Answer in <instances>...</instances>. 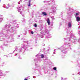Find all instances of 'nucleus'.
<instances>
[{"label": "nucleus", "instance_id": "nucleus-1", "mask_svg": "<svg viewBox=\"0 0 80 80\" xmlns=\"http://www.w3.org/2000/svg\"><path fill=\"white\" fill-rule=\"evenodd\" d=\"M47 22L48 25H50V19H49V18H48V20L47 21Z\"/></svg>", "mask_w": 80, "mask_h": 80}, {"label": "nucleus", "instance_id": "nucleus-4", "mask_svg": "<svg viewBox=\"0 0 80 80\" xmlns=\"http://www.w3.org/2000/svg\"><path fill=\"white\" fill-rule=\"evenodd\" d=\"M68 26L69 27H70V28L72 27V23H71V22H69V23H68Z\"/></svg>", "mask_w": 80, "mask_h": 80}, {"label": "nucleus", "instance_id": "nucleus-7", "mask_svg": "<svg viewBox=\"0 0 80 80\" xmlns=\"http://www.w3.org/2000/svg\"><path fill=\"white\" fill-rule=\"evenodd\" d=\"M34 27H37V24L35 23V24Z\"/></svg>", "mask_w": 80, "mask_h": 80}, {"label": "nucleus", "instance_id": "nucleus-9", "mask_svg": "<svg viewBox=\"0 0 80 80\" xmlns=\"http://www.w3.org/2000/svg\"><path fill=\"white\" fill-rule=\"evenodd\" d=\"M30 3H29V4L28 5V7H30Z\"/></svg>", "mask_w": 80, "mask_h": 80}, {"label": "nucleus", "instance_id": "nucleus-12", "mask_svg": "<svg viewBox=\"0 0 80 80\" xmlns=\"http://www.w3.org/2000/svg\"><path fill=\"white\" fill-rule=\"evenodd\" d=\"M30 1H29V3H30Z\"/></svg>", "mask_w": 80, "mask_h": 80}, {"label": "nucleus", "instance_id": "nucleus-5", "mask_svg": "<svg viewBox=\"0 0 80 80\" xmlns=\"http://www.w3.org/2000/svg\"><path fill=\"white\" fill-rule=\"evenodd\" d=\"M41 58H43L45 57V56H44V55H43V54H41Z\"/></svg>", "mask_w": 80, "mask_h": 80}, {"label": "nucleus", "instance_id": "nucleus-11", "mask_svg": "<svg viewBox=\"0 0 80 80\" xmlns=\"http://www.w3.org/2000/svg\"><path fill=\"white\" fill-rule=\"evenodd\" d=\"M24 80H28V79H26V78H25L24 79Z\"/></svg>", "mask_w": 80, "mask_h": 80}, {"label": "nucleus", "instance_id": "nucleus-6", "mask_svg": "<svg viewBox=\"0 0 80 80\" xmlns=\"http://www.w3.org/2000/svg\"><path fill=\"white\" fill-rule=\"evenodd\" d=\"M53 70H57V68L56 67H54L53 68Z\"/></svg>", "mask_w": 80, "mask_h": 80}, {"label": "nucleus", "instance_id": "nucleus-3", "mask_svg": "<svg viewBox=\"0 0 80 80\" xmlns=\"http://www.w3.org/2000/svg\"><path fill=\"white\" fill-rule=\"evenodd\" d=\"M42 14H43V15H45V16H46V15H47V13L45 12H42Z\"/></svg>", "mask_w": 80, "mask_h": 80}, {"label": "nucleus", "instance_id": "nucleus-2", "mask_svg": "<svg viewBox=\"0 0 80 80\" xmlns=\"http://www.w3.org/2000/svg\"><path fill=\"white\" fill-rule=\"evenodd\" d=\"M76 21H77V22H79L80 21V17H78L76 18Z\"/></svg>", "mask_w": 80, "mask_h": 80}, {"label": "nucleus", "instance_id": "nucleus-10", "mask_svg": "<svg viewBox=\"0 0 80 80\" xmlns=\"http://www.w3.org/2000/svg\"><path fill=\"white\" fill-rule=\"evenodd\" d=\"M31 33L32 34H33V32L32 31H31Z\"/></svg>", "mask_w": 80, "mask_h": 80}, {"label": "nucleus", "instance_id": "nucleus-8", "mask_svg": "<svg viewBox=\"0 0 80 80\" xmlns=\"http://www.w3.org/2000/svg\"><path fill=\"white\" fill-rule=\"evenodd\" d=\"M78 15V13H76V16H77V15Z\"/></svg>", "mask_w": 80, "mask_h": 80}]
</instances>
